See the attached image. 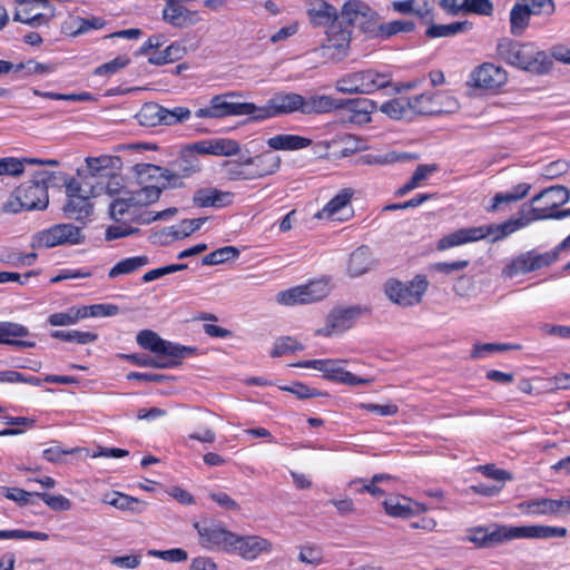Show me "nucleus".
Masks as SVG:
<instances>
[{"mask_svg": "<svg viewBox=\"0 0 570 570\" xmlns=\"http://www.w3.org/2000/svg\"><path fill=\"white\" fill-rule=\"evenodd\" d=\"M30 332L27 326L16 322L0 321V345L32 348L36 342L26 340Z\"/></svg>", "mask_w": 570, "mask_h": 570, "instance_id": "nucleus-24", "label": "nucleus"}, {"mask_svg": "<svg viewBox=\"0 0 570 570\" xmlns=\"http://www.w3.org/2000/svg\"><path fill=\"white\" fill-rule=\"evenodd\" d=\"M352 31L341 23H332L326 31V39L316 50L318 56L328 61H342L348 56Z\"/></svg>", "mask_w": 570, "mask_h": 570, "instance_id": "nucleus-14", "label": "nucleus"}, {"mask_svg": "<svg viewBox=\"0 0 570 570\" xmlns=\"http://www.w3.org/2000/svg\"><path fill=\"white\" fill-rule=\"evenodd\" d=\"M81 311L85 318L88 317H105V316H112L117 314L118 307L112 304H95L89 306H81Z\"/></svg>", "mask_w": 570, "mask_h": 570, "instance_id": "nucleus-62", "label": "nucleus"}, {"mask_svg": "<svg viewBox=\"0 0 570 570\" xmlns=\"http://www.w3.org/2000/svg\"><path fill=\"white\" fill-rule=\"evenodd\" d=\"M247 164H249L252 177L255 180L276 174L281 168L282 159L278 155L267 150L254 157H247Z\"/></svg>", "mask_w": 570, "mask_h": 570, "instance_id": "nucleus-28", "label": "nucleus"}, {"mask_svg": "<svg viewBox=\"0 0 570 570\" xmlns=\"http://www.w3.org/2000/svg\"><path fill=\"white\" fill-rule=\"evenodd\" d=\"M557 259V250L554 249L546 253L531 249L508 259L501 271V276L505 279H512L519 275H525L550 266Z\"/></svg>", "mask_w": 570, "mask_h": 570, "instance_id": "nucleus-11", "label": "nucleus"}, {"mask_svg": "<svg viewBox=\"0 0 570 570\" xmlns=\"http://www.w3.org/2000/svg\"><path fill=\"white\" fill-rule=\"evenodd\" d=\"M16 539V540H38L47 541L49 535L45 532L28 531V530H0V540Z\"/></svg>", "mask_w": 570, "mask_h": 570, "instance_id": "nucleus-58", "label": "nucleus"}, {"mask_svg": "<svg viewBox=\"0 0 570 570\" xmlns=\"http://www.w3.org/2000/svg\"><path fill=\"white\" fill-rule=\"evenodd\" d=\"M81 306H71L63 312L49 315L48 323L51 326H69L85 320Z\"/></svg>", "mask_w": 570, "mask_h": 570, "instance_id": "nucleus-43", "label": "nucleus"}, {"mask_svg": "<svg viewBox=\"0 0 570 570\" xmlns=\"http://www.w3.org/2000/svg\"><path fill=\"white\" fill-rule=\"evenodd\" d=\"M304 350V346L291 336L279 337L271 352L272 357H279L287 353H294L296 351Z\"/></svg>", "mask_w": 570, "mask_h": 570, "instance_id": "nucleus-56", "label": "nucleus"}, {"mask_svg": "<svg viewBox=\"0 0 570 570\" xmlns=\"http://www.w3.org/2000/svg\"><path fill=\"white\" fill-rule=\"evenodd\" d=\"M137 344L165 362H174L175 367L181 364L184 358L196 354L197 348L181 345L160 337L151 330H142L136 336Z\"/></svg>", "mask_w": 570, "mask_h": 570, "instance_id": "nucleus-4", "label": "nucleus"}, {"mask_svg": "<svg viewBox=\"0 0 570 570\" xmlns=\"http://www.w3.org/2000/svg\"><path fill=\"white\" fill-rule=\"evenodd\" d=\"M235 195L232 191H225L215 187L199 188L194 193L193 204L198 208H224L230 206Z\"/></svg>", "mask_w": 570, "mask_h": 570, "instance_id": "nucleus-25", "label": "nucleus"}, {"mask_svg": "<svg viewBox=\"0 0 570 570\" xmlns=\"http://www.w3.org/2000/svg\"><path fill=\"white\" fill-rule=\"evenodd\" d=\"M40 163L38 158H16L3 157L0 158V176H21L24 171L26 165H36Z\"/></svg>", "mask_w": 570, "mask_h": 570, "instance_id": "nucleus-41", "label": "nucleus"}, {"mask_svg": "<svg viewBox=\"0 0 570 570\" xmlns=\"http://www.w3.org/2000/svg\"><path fill=\"white\" fill-rule=\"evenodd\" d=\"M68 200L63 206V213L69 219L79 222L87 220L92 212L94 205L91 198H95L90 181L86 177L81 179L71 178L66 183Z\"/></svg>", "mask_w": 570, "mask_h": 570, "instance_id": "nucleus-8", "label": "nucleus"}, {"mask_svg": "<svg viewBox=\"0 0 570 570\" xmlns=\"http://www.w3.org/2000/svg\"><path fill=\"white\" fill-rule=\"evenodd\" d=\"M36 497L40 498L53 511H68L71 509V501L61 495H52L46 492H37Z\"/></svg>", "mask_w": 570, "mask_h": 570, "instance_id": "nucleus-61", "label": "nucleus"}, {"mask_svg": "<svg viewBox=\"0 0 570 570\" xmlns=\"http://www.w3.org/2000/svg\"><path fill=\"white\" fill-rule=\"evenodd\" d=\"M276 302L285 306L306 304L302 285L279 292Z\"/></svg>", "mask_w": 570, "mask_h": 570, "instance_id": "nucleus-57", "label": "nucleus"}, {"mask_svg": "<svg viewBox=\"0 0 570 570\" xmlns=\"http://www.w3.org/2000/svg\"><path fill=\"white\" fill-rule=\"evenodd\" d=\"M239 256V250L234 246L220 247L203 257V265H218L234 261Z\"/></svg>", "mask_w": 570, "mask_h": 570, "instance_id": "nucleus-49", "label": "nucleus"}, {"mask_svg": "<svg viewBox=\"0 0 570 570\" xmlns=\"http://www.w3.org/2000/svg\"><path fill=\"white\" fill-rule=\"evenodd\" d=\"M531 223L530 217L525 213L523 217H519L515 219H509L501 224H491L481 226L482 229L488 230L485 233V238L488 236H492L493 242H498L509 236L510 234L525 227Z\"/></svg>", "mask_w": 570, "mask_h": 570, "instance_id": "nucleus-33", "label": "nucleus"}, {"mask_svg": "<svg viewBox=\"0 0 570 570\" xmlns=\"http://www.w3.org/2000/svg\"><path fill=\"white\" fill-rule=\"evenodd\" d=\"M53 174L48 170L36 173L33 179L19 186V194L24 203L26 210H42L48 207V185Z\"/></svg>", "mask_w": 570, "mask_h": 570, "instance_id": "nucleus-13", "label": "nucleus"}, {"mask_svg": "<svg viewBox=\"0 0 570 570\" xmlns=\"http://www.w3.org/2000/svg\"><path fill=\"white\" fill-rule=\"evenodd\" d=\"M370 309L366 306H351L345 308H334L326 317L324 327L316 330V335L332 336L341 334L351 328L355 321L368 314Z\"/></svg>", "mask_w": 570, "mask_h": 570, "instance_id": "nucleus-18", "label": "nucleus"}, {"mask_svg": "<svg viewBox=\"0 0 570 570\" xmlns=\"http://www.w3.org/2000/svg\"><path fill=\"white\" fill-rule=\"evenodd\" d=\"M391 86V76L373 69L350 72L335 82V89L345 95H370Z\"/></svg>", "mask_w": 570, "mask_h": 570, "instance_id": "nucleus-7", "label": "nucleus"}, {"mask_svg": "<svg viewBox=\"0 0 570 570\" xmlns=\"http://www.w3.org/2000/svg\"><path fill=\"white\" fill-rule=\"evenodd\" d=\"M149 170L158 174V178L163 180L160 191L164 188H180L184 186L183 176L179 173L171 171L169 169L160 168L154 165H147Z\"/></svg>", "mask_w": 570, "mask_h": 570, "instance_id": "nucleus-52", "label": "nucleus"}, {"mask_svg": "<svg viewBox=\"0 0 570 570\" xmlns=\"http://www.w3.org/2000/svg\"><path fill=\"white\" fill-rule=\"evenodd\" d=\"M183 53L184 48L179 43L174 42L163 51H158L149 57V62L158 66L174 62L179 60L183 57Z\"/></svg>", "mask_w": 570, "mask_h": 570, "instance_id": "nucleus-51", "label": "nucleus"}, {"mask_svg": "<svg viewBox=\"0 0 570 570\" xmlns=\"http://www.w3.org/2000/svg\"><path fill=\"white\" fill-rule=\"evenodd\" d=\"M206 218L183 219L179 224L168 227V235L174 239H183L198 230Z\"/></svg>", "mask_w": 570, "mask_h": 570, "instance_id": "nucleus-47", "label": "nucleus"}, {"mask_svg": "<svg viewBox=\"0 0 570 570\" xmlns=\"http://www.w3.org/2000/svg\"><path fill=\"white\" fill-rule=\"evenodd\" d=\"M82 228L73 224H57L36 233L31 239L32 248H52L57 246H73L85 242Z\"/></svg>", "mask_w": 570, "mask_h": 570, "instance_id": "nucleus-10", "label": "nucleus"}, {"mask_svg": "<svg viewBox=\"0 0 570 570\" xmlns=\"http://www.w3.org/2000/svg\"><path fill=\"white\" fill-rule=\"evenodd\" d=\"M164 106L157 102H146L136 114L138 124L142 127L163 126Z\"/></svg>", "mask_w": 570, "mask_h": 570, "instance_id": "nucleus-39", "label": "nucleus"}, {"mask_svg": "<svg viewBox=\"0 0 570 570\" xmlns=\"http://www.w3.org/2000/svg\"><path fill=\"white\" fill-rule=\"evenodd\" d=\"M51 337L63 341V342H73L77 344H88L95 342L98 338V335L94 332L78 331V330H57L51 332Z\"/></svg>", "mask_w": 570, "mask_h": 570, "instance_id": "nucleus-44", "label": "nucleus"}, {"mask_svg": "<svg viewBox=\"0 0 570 570\" xmlns=\"http://www.w3.org/2000/svg\"><path fill=\"white\" fill-rule=\"evenodd\" d=\"M508 81V72L492 62L475 67L469 78V83L475 88L497 91Z\"/></svg>", "mask_w": 570, "mask_h": 570, "instance_id": "nucleus-20", "label": "nucleus"}, {"mask_svg": "<svg viewBox=\"0 0 570 570\" xmlns=\"http://www.w3.org/2000/svg\"><path fill=\"white\" fill-rule=\"evenodd\" d=\"M570 198V191L563 186H551L543 189L532 199V206L527 212L531 222L563 218L569 215L568 210H559Z\"/></svg>", "mask_w": 570, "mask_h": 570, "instance_id": "nucleus-5", "label": "nucleus"}, {"mask_svg": "<svg viewBox=\"0 0 570 570\" xmlns=\"http://www.w3.org/2000/svg\"><path fill=\"white\" fill-rule=\"evenodd\" d=\"M147 554L174 563L184 562L188 559L187 551L181 548H173L168 550L150 549L147 551Z\"/></svg>", "mask_w": 570, "mask_h": 570, "instance_id": "nucleus-59", "label": "nucleus"}, {"mask_svg": "<svg viewBox=\"0 0 570 570\" xmlns=\"http://www.w3.org/2000/svg\"><path fill=\"white\" fill-rule=\"evenodd\" d=\"M343 361L341 360H307L293 364L296 367L313 368L323 373L327 380L338 382L342 384L355 386L360 384H368L371 379L358 377L350 371L342 367Z\"/></svg>", "mask_w": 570, "mask_h": 570, "instance_id": "nucleus-16", "label": "nucleus"}, {"mask_svg": "<svg viewBox=\"0 0 570 570\" xmlns=\"http://www.w3.org/2000/svg\"><path fill=\"white\" fill-rule=\"evenodd\" d=\"M497 53L508 65L535 75L549 72L553 65L549 55L539 50L533 43H519L510 38L499 40Z\"/></svg>", "mask_w": 570, "mask_h": 570, "instance_id": "nucleus-3", "label": "nucleus"}, {"mask_svg": "<svg viewBox=\"0 0 570 570\" xmlns=\"http://www.w3.org/2000/svg\"><path fill=\"white\" fill-rule=\"evenodd\" d=\"M194 528L200 538V543L205 549L219 550L230 554L235 532L219 525V524H200L195 523Z\"/></svg>", "mask_w": 570, "mask_h": 570, "instance_id": "nucleus-19", "label": "nucleus"}, {"mask_svg": "<svg viewBox=\"0 0 570 570\" xmlns=\"http://www.w3.org/2000/svg\"><path fill=\"white\" fill-rule=\"evenodd\" d=\"M298 560L306 564L320 566L323 563L322 550L316 546H304L299 550Z\"/></svg>", "mask_w": 570, "mask_h": 570, "instance_id": "nucleus-63", "label": "nucleus"}, {"mask_svg": "<svg viewBox=\"0 0 570 570\" xmlns=\"http://www.w3.org/2000/svg\"><path fill=\"white\" fill-rule=\"evenodd\" d=\"M487 232L488 230L482 229V227L479 226L460 228L441 237L436 243V248L439 250H446L453 247L479 242L485 238Z\"/></svg>", "mask_w": 570, "mask_h": 570, "instance_id": "nucleus-27", "label": "nucleus"}, {"mask_svg": "<svg viewBox=\"0 0 570 570\" xmlns=\"http://www.w3.org/2000/svg\"><path fill=\"white\" fill-rule=\"evenodd\" d=\"M518 509L527 515H556L554 499L550 498L523 501Z\"/></svg>", "mask_w": 570, "mask_h": 570, "instance_id": "nucleus-38", "label": "nucleus"}, {"mask_svg": "<svg viewBox=\"0 0 570 570\" xmlns=\"http://www.w3.org/2000/svg\"><path fill=\"white\" fill-rule=\"evenodd\" d=\"M343 109L348 111V121L356 125H364L371 121V115L376 110V104L366 98L341 99Z\"/></svg>", "mask_w": 570, "mask_h": 570, "instance_id": "nucleus-31", "label": "nucleus"}, {"mask_svg": "<svg viewBox=\"0 0 570 570\" xmlns=\"http://www.w3.org/2000/svg\"><path fill=\"white\" fill-rule=\"evenodd\" d=\"M567 528L556 525H494L492 530L474 528L466 535V541L479 548H490L515 539L564 538Z\"/></svg>", "mask_w": 570, "mask_h": 570, "instance_id": "nucleus-1", "label": "nucleus"}, {"mask_svg": "<svg viewBox=\"0 0 570 570\" xmlns=\"http://www.w3.org/2000/svg\"><path fill=\"white\" fill-rule=\"evenodd\" d=\"M124 357L131 364L140 367L174 368V362H165L160 357L144 354H126Z\"/></svg>", "mask_w": 570, "mask_h": 570, "instance_id": "nucleus-48", "label": "nucleus"}, {"mask_svg": "<svg viewBox=\"0 0 570 570\" xmlns=\"http://www.w3.org/2000/svg\"><path fill=\"white\" fill-rule=\"evenodd\" d=\"M160 197V188L157 185L144 186L137 190L125 193L116 197L109 205L110 217L116 222L136 217L140 207L157 202Z\"/></svg>", "mask_w": 570, "mask_h": 570, "instance_id": "nucleus-6", "label": "nucleus"}, {"mask_svg": "<svg viewBox=\"0 0 570 570\" xmlns=\"http://www.w3.org/2000/svg\"><path fill=\"white\" fill-rule=\"evenodd\" d=\"M224 169L229 180H254L247 158L228 160L224 164Z\"/></svg>", "mask_w": 570, "mask_h": 570, "instance_id": "nucleus-45", "label": "nucleus"}, {"mask_svg": "<svg viewBox=\"0 0 570 570\" xmlns=\"http://www.w3.org/2000/svg\"><path fill=\"white\" fill-rule=\"evenodd\" d=\"M303 96L296 92L279 91L273 95L264 106H256L254 120L261 121L282 115L301 114Z\"/></svg>", "mask_w": 570, "mask_h": 570, "instance_id": "nucleus-17", "label": "nucleus"}, {"mask_svg": "<svg viewBox=\"0 0 570 570\" xmlns=\"http://www.w3.org/2000/svg\"><path fill=\"white\" fill-rule=\"evenodd\" d=\"M237 91H229L214 96L206 107L195 111L197 118L219 119L230 116H250L254 119L256 105L253 102H233L229 98L240 97Z\"/></svg>", "mask_w": 570, "mask_h": 570, "instance_id": "nucleus-9", "label": "nucleus"}, {"mask_svg": "<svg viewBox=\"0 0 570 570\" xmlns=\"http://www.w3.org/2000/svg\"><path fill=\"white\" fill-rule=\"evenodd\" d=\"M102 501L104 503L109 504L120 511H129L136 514L142 513L147 507V504L139 499L118 491L107 493Z\"/></svg>", "mask_w": 570, "mask_h": 570, "instance_id": "nucleus-34", "label": "nucleus"}, {"mask_svg": "<svg viewBox=\"0 0 570 570\" xmlns=\"http://www.w3.org/2000/svg\"><path fill=\"white\" fill-rule=\"evenodd\" d=\"M163 19L166 23L176 28H188L200 21L197 11L189 10L185 4L173 0H165Z\"/></svg>", "mask_w": 570, "mask_h": 570, "instance_id": "nucleus-23", "label": "nucleus"}, {"mask_svg": "<svg viewBox=\"0 0 570 570\" xmlns=\"http://www.w3.org/2000/svg\"><path fill=\"white\" fill-rule=\"evenodd\" d=\"M212 150L214 156H235L239 153L240 146L238 141L230 138L212 139Z\"/></svg>", "mask_w": 570, "mask_h": 570, "instance_id": "nucleus-54", "label": "nucleus"}, {"mask_svg": "<svg viewBox=\"0 0 570 570\" xmlns=\"http://www.w3.org/2000/svg\"><path fill=\"white\" fill-rule=\"evenodd\" d=\"M86 178L88 183L90 181V187H92V191L96 197L108 195L114 199L116 197L124 196L125 193L131 191L125 189L124 178L117 174H108L105 177H100L97 181L95 180V177Z\"/></svg>", "mask_w": 570, "mask_h": 570, "instance_id": "nucleus-30", "label": "nucleus"}, {"mask_svg": "<svg viewBox=\"0 0 570 570\" xmlns=\"http://www.w3.org/2000/svg\"><path fill=\"white\" fill-rule=\"evenodd\" d=\"M191 116V111L187 107L176 106L171 109L164 107L163 126H175L184 124Z\"/></svg>", "mask_w": 570, "mask_h": 570, "instance_id": "nucleus-53", "label": "nucleus"}, {"mask_svg": "<svg viewBox=\"0 0 570 570\" xmlns=\"http://www.w3.org/2000/svg\"><path fill=\"white\" fill-rule=\"evenodd\" d=\"M341 99H335L328 95H312L308 97L303 96V102L301 105L302 115H323L330 114L335 110L343 109Z\"/></svg>", "mask_w": 570, "mask_h": 570, "instance_id": "nucleus-29", "label": "nucleus"}, {"mask_svg": "<svg viewBox=\"0 0 570 570\" xmlns=\"http://www.w3.org/2000/svg\"><path fill=\"white\" fill-rule=\"evenodd\" d=\"M112 160L114 158L110 156L86 158L88 174H86L83 177H95L96 181L99 180L100 177H105L107 175L104 171L111 166Z\"/></svg>", "mask_w": 570, "mask_h": 570, "instance_id": "nucleus-50", "label": "nucleus"}, {"mask_svg": "<svg viewBox=\"0 0 570 570\" xmlns=\"http://www.w3.org/2000/svg\"><path fill=\"white\" fill-rule=\"evenodd\" d=\"M307 14L311 23L315 27H330L332 23L342 22L338 21L336 8L322 0L314 2L307 10Z\"/></svg>", "mask_w": 570, "mask_h": 570, "instance_id": "nucleus-32", "label": "nucleus"}, {"mask_svg": "<svg viewBox=\"0 0 570 570\" xmlns=\"http://www.w3.org/2000/svg\"><path fill=\"white\" fill-rule=\"evenodd\" d=\"M472 28L473 23L469 20L455 21L449 24H435L431 22L425 30V36L430 39L448 38L470 31Z\"/></svg>", "mask_w": 570, "mask_h": 570, "instance_id": "nucleus-37", "label": "nucleus"}, {"mask_svg": "<svg viewBox=\"0 0 570 570\" xmlns=\"http://www.w3.org/2000/svg\"><path fill=\"white\" fill-rule=\"evenodd\" d=\"M354 195L353 189L344 188L340 190L326 205L318 210L314 217L317 219H331L345 222L353 215L351 200Z\"/></svg>", "mask_w": 570, "mask_h": 570, "instance_id": "nucleus-22", "label": "nucleus"}, {"mask_svg": "<svg viewBox=\"0 0 570 570\" xmlns=\"http://www.w3.org/2000/svg\"><path fill=\"white\" fill-rule=\"evenodd\" d=\"M267 146L273 150H299L311 146L312 140L293 134H279L267 139Z\"/></svg>", "mask_w": 570, "mask_h": 570, "instance_id": "nucleus-35", "label": "nucleus"}, {"mask_svg": "<svg viewBox=\"0 0 570 570\" xmlns=\"http://www.w3.org/2000/svg\"><path fill=\"white\" fill-rule=\"evenodd\" d=\"M428 287L429 282L426 276L416 275L409 282L395 279L386 282L384 292L393 303L409 307L421 303Z\"/></svg>", "mask_w": 570, "mask_h": 570, "instance_id": "nucleus-12", "label": "nucleus"}, {"mask_svg": "<svg viewBox=\"0 0 570 570\" xmlns=\"http://www.w3.org/2000/svg\"><path fill=\"white\" fill-rule=\"evenodd\" d=\"M129 58L127 56H119L115 59L99 66L95 70V75L97 76H109L114 75L120 69L125 68L129 63Z\"/></svg>", "mask_w": 570, "mask_h": 570, "instance_id": "nucleus-64", "label": "nucleus"}, {"mask_svg": "<svg viewBox=\"0 0 570 570\" xmlns=\"http://www.w3.org/2000/svg\"><path fill=\"white\" fill-rule=\"evenodd\" d=\"M383 508L390 517L403 519L428 511V507L424 503L406 497L387 498L383 501Z\"/></svg>", "mask_w": 570, "mask_h": 570, "instance_id": "nucleus-26", "label": "nucleus"}, {"mask_svg": "<svg viewBox=\"0 0 570 570\" xmlns=\"http://www.w3.org/2000/svg\"><path fill=\"white\" fill-rule=\"evenodd\" d=\"M273 551V543L257 534L240 535L235 534L230 554L237 556L246 561H254L263 554H269Z\"/></svg>", "mask_w": 570, "mask_h": 570, "instance_id": "nucleus-21", "label": "nucleus"}, {"mask_svg": "<svg viewBox=\"0 0 570 570\" xmlns=\"http://www.w3.org/2000/svg\"><path fill=\"white\" fill-rule=\"evenodd\" d=\"M409 108V98H394L384 102L380 110L393 119H401Z\"/></svg>", "mask_w": 570, "mask_h": 570, "instance_id": "nucleus-55", "label": "nucleus"}, {"mask_svg": "<svg viewBox=\"0 0 570 570\" xmlns=\"http://www.w3.org/2000/svg\"><path fill=\"white\" fill-rule=\"evenodd\" d=\"M150 263L146 255L126 257L117 262L109 271L108 277L115 279L119 276L137 273Z\"/></svg>", "mask_w": 570, "mask_h": 570, "instance_id": "nucleus-36", "label": "nucleus"}, {"mask_svg": "<svg viewBox=\"0 0 570 570\" xmlns=\"http://www.w3.org/2000/svg\"><path fill=\"white\" fill-rule=\"evenodd\" d=\"M370 266L368 250L366 247H360L354 250L348 259L347 271L351 276L356 277L364 274Z\"/></svg>", "mask_w": 570, "mask_h": 570, "instance_id": "nucleus-46", "label": "nucleus"}, {"mask_svg": "<svg viewBox=\"0 0 570 570\" xmlns=\"http://www.w3.org/2000/svg\"><path fill=\"white\" fill-rule=\"evenodd\" d=\"M55 68L50 63L37 62L35 60H28L16 65L14 71H22L24 76L31 75H47L53 72Z\"/></svg>", "mask_w": 570, "mask_h": 570, "instance_id": "nucleus-60", "label": "nucleus"}, {"mask_svg": "<svg viewBox=\"0 0 570 570\" xmlns=\"http://www.w3.org/2000/svg\"><path fill=\"white\" fill-rule=\"evenodd\" d=\"M341 18L348 26H358L371 38H390L397 33L412 32L415 29V23L410 20L379 23V13L362 0H347L343 4Z\"/></svg>", "mask_w": 570, "mask_h": 570, "instance_id": "nucleus-2", "label": "nucleus"}, {"mask_svg": "<svg viewBox=\"0 0 570 570\" xmlns=\"http://www.w3.org/2000/svg\"><path fill=\"white\" fill-rule=\"evenodd\" d=\"M409 108L419 115L449 114L458 108V101L448 92L426 91L409 98Z\"/></svg>", "mask_w": 570, "mask_h": 570, "instance_id": "nucleus-15", "label": "nucleus"}, {"mask_svg": "<svg viewBox=\"0 0 570 570\" xmlns=\"http://www.w3.org/2000/svg\"><path fill=\"white\" fill-rule=\"evenodd\" d=\"M306 304H312L325 298L331 291L328 281L320 278L302 285Z\"/></svg>", "mask_w": 570, "mask_h": 570, "instance_id": "nucleus-42", "label": "nucleus"}, {"mask_svg": "<svg viewBox=\"0 0 570 570\" xmlns=\"http://www.w3.org/2000/svg\"><path fill=\"white\" fill-rule=\"evenodd\" d=\"M532 16L529 7L523 1L515 2L510 11V31L513 36H521L529 26L530 17Z\"/></svg>", "mask_w": 570, "mask_h": 570, "instance_id": "nucleus-40", "label": "nucleus"}]
</instances>
